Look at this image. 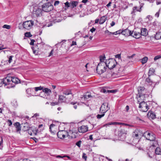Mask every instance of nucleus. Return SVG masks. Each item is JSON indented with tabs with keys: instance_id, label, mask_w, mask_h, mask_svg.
<instances>
[{
	"instance_id": "obj_1",
	"label": "nucleus",
	"mask_w": 161,
	"mask_h": 161,
	"mask_svg": "<svg viewBox=\"0 0 161 161\" xmlns=\"http://www.w3.org/2000/svg\"><path fill=\"white\" fill-rule=\"evenodd\" d=\"M104 63L106 67L110 70L114 68L117 64L115 60L113 58H110L106 60Z\"/></svg>"
},
{
	"instance_id": "obj_48",
	"label": "nucleus",
	"mask_w": 161,
	"mask_h": 161,
	"mask_svg": "<svg viewBox=\"0 0 161 161\" xmlns=\"http://www.w3.org/2000/svg\"><path fill=\"white\" fill-rule=\"evenodd\" d=\"M65 7L68 8L70 7V4L67 2L64 3Z\"/></svg>"
},
{
	"instance_id": "obj_3",
	"label": "nucleus",
	"mask_w": 161,
	"mask_h": 161,
	"mask_svg": "<svg viewBox=\"0 0 161 161\" xmlns=\"http://www.w3.org/2000/svg\"><path fill=\"white\" fill-rule=\"evenodd\" d=\"M7 78L8 79L9 81H8V83H9L11 85L10 88L14 87L15 86L16 84H18L20 82L19 80L16 77H11L7 76Z\"/></svg>"
},
{
	"instance_id": "obj_39",
	"label": "nucleus",
	"mask_w": 161,
	"mask_h": 161,
	"mask_svg": "<svg viewBox=\"0 0 161 161\" xmlns=\"http://www.w3.org/2000/svg\"><path fill=\"white\" fill-rule=\"evenodd\" d=\"M77 2L76 1H73L71 3V5L73 8L76 7L77 4Z\"/></svg>"
},
{
	"instance_id": "obj_37",
	"label": "nucleus",
	"mask_w": 161,
	"mask_h": 161,
	"mask_svg": "<svg viewBox=\"0 0 161 161\" xmlns=\"http://www.w3.org/2000/svg\"><path fill=\"white\" fill-rule=\"evenodd\" d=\"M42 87L41 86L37 87H35V91L36 92L38 91V90H42Z\"/></svg>"
},
{
	"instance_id": "obj_17",
	"label": "nucleus",
	"mask_w": 161,
	"mask_h": 161,
	"mask_svg": "<svg viewBox=\"0 0 161 161\" xmlns=\"http://www.w3.org/2000/svg\"><path fill=\"white\" fill-rule=\"evenodd\" d=\"M67 98L63 95H59L58 97V102L65 103L66 102Z\"/></svg>"
},
{
	"instance_id": "obj_61",
	"label": "nucleus",
	"mask_w": 161,
	"mask_h": 161,
	"mask_svg": "<svg viewBox=\"0 0 161 161\" xmlns=\"http://www.w3.org/2000/svg\"><path fill=\"white\" fill-rule=\"evenodd\" d=\"M115 25V23L114 21H112L111 23L110 24V25L112 27L114 26Z\"/></svg>"
},
{
	"instance_id": "obj_7",
	"label": "nucleus",
	"mask_w": 161,
	"mask_h": 161,
	"mask_svg": "<svg viewBox=\"0 0 161 161\" xmlns=\"http://www.w3.org/2000/svg\"><path fill=\"white\" fill-rule=\"evenodd\" d=\"M9 80L7 77L3 79H0V87L4 85V86L6 88H10L11 86L9 83H8Z\"/></svg>"
},
{
	"instance_id": "obj_10",
	"label": "nucleus",
	"mask_w": 161,
	"mask_h": 161,
	"mask_svg": "<svg viewBox=\"0 0 161 161\" xmlns=\"http://www.w3.org/2000/svg\"><path fill=\"white\" fill-rule=\"evenodd\" d=\"M109 109L108 104L107 103H103L100 108V112L101 113H105Z\"/></svg>"
},
{
	"instance_id": "obj_54",
	"label": "nucleus",
	"mask_w": 161,
	"mask_h": 161,
	"mask_svg": "<svg viewBox=\"0 0 161 161\" xmlns=\"http://www.w3.org/2000/svg\"><path fill=\"white\" fill-rule=\"evenodd\" d=\"M59 3V2L58 1H56L54 2V6H56L58 5Z\"/></svg>"
},
{
	"instance_id": "obj_33",
	"label": "nucleus",
	"mask_w": 161,
	"mask_h": 161,
	"mask_svg": "<svg viewBox=\"0 0 161 161\" xmlns=\"http://www.w3.org/2000/svg\"><path fill=\"white\" fill-rule=\"evenodd\" d=\"M146 90L144 87H140L138 88V93H139V92H142L143 91H144Z\"/></svg>"
},
{
	"instance_id": "obj_29",
	"label": "nucleus",
	"mask_w": 161,
	"mask_h": 161,
	"mask_svg": "<svg viewBox=\"0 0 161 161\" xmlns=\"http://www.w3.org/2000/svg\"><path fill=\"white\" fill-rule=\"evenodd\" d=\"M11 104L14 107H16L18 105L17 101L16 99H14L12 101Z\"/></svg>"
},
{
	"instance_id": "obj_36",
	"label": "nucleus",
	"mask_w": 161,
	"mask_h": 161,
	"mask_svg": "<svg viewBox=\"0 0 161 161\" xmlns=\"http://www.w3.org/2000/svg\"><path fill=\"white\" fill-rule=\"evenodd\" d=\"M114 125V122H109V123L105 124L103 125V126L107 127V126H109V125Z\"/></svg>"
},
{
	"instance_id": "obj_4",
	"label": "nucleus",
	"mask_w": 161,
	"mask_h": 161,
	"mask_svg": "<svg viewBox=\"0 0 161 161\" xmlns=\"http://www.w3.org/2000/svg\"><path fill=\"white\" fill-rule=\"evenodd\" d=\"M138 102L140 103L139 108H141V110L143 112H147L149 109V107L147 104L144 101L141 102V100L138 99Z\"/></svg>"
},
{
	"instance_id": "obj_34",
	"label": "nucleus",
	"mask_w": 161,
	"mask_h": 161,
	"mask_svg": "<svg viewBox=\"0 0 161 161\" xmlns=\"http://www.w3.org/2000/svg\"><path fill=\"white\" fill-rule=\"evenodd\" d=\"M25 37H30L32 36V35L31 34L30 32H26L25 33Z\"/></svg>"
},
{
	"instance_id": "obj_31",
	"label": "nucleus",
	"mask_w": 161,
	"mask_h": 161,
	"mask_svg": "<svg viewBox=\"0 0 161 161\" xmlns=\"http://www.w3.org/2000/svg\"><path fill=\"white\" fill-rule=\"evenodd\" d=\"M98 9V7L97 6H95L94 5H92V8L90 9V11L91 12H94V11H95L97 10Z\"/></svg>"
},
{
	"instance_id": "obj_46",
	"label": "nucleus",
	"mask_w": 161,
	"mask_h": 161,
	"mask_svg": "<svg viewBox=\"0 0 161 161\" xmlns=\"http://www.w3.org/2000/svg\"><path fill=\"white\" fill-rule=\"evenodd\" d=\"M105 58V56H101L100 57V63H102V62H103V61L104 60V58Z\"/></svg>"
},
{
	"instance_id": "obj_57",
	"label": "nucleus",
	"mask_w": 161,
	"mask_h": 161,
	"mask_svg": "<svg viewBox=\"0 0 161 161\" xmlns=\"http://www.w3.org/2000/svg\"><path fill=\"white\" fill-rule=\"evenodd\" d=\"M58 104V103L57 102H52L51 103V104L52 106H53L56 105H57Z\"/></svg>"
},
{
	"instance_id": "obj_24",
	"label": "nucleus",
	"mask_w": 161,
	"mask_h": 161,
	"mask_svg": "<svg viewBox=\"0 0 161 161\" xmlns=\"http://www.w3.org/2000/svg\"><path fill=\"white\" fill-rule=\"evenodd\" d=\"M148 59V58L146 56L140 59V61H141L142 64H144L147 62Z\"/></svg>"
},
{
	"instance_id": "obj_16",
	"label": "nucleus",
	"mask_w": 161,
	"mask_h": 161,
	"mask_svg": "<svg viewBox=\"0 0 161 161\" xmlns=\"http://www.w3.org/2000/svg\"><path fill=\"white\" fill-rule=\"evenodd\" d=\"M131 32H132L131 31H130L128 29H126L123 31L121 33L122 34L125 35V36H131Z\"/></svg>"
},
{
	"instance_id": "obj_55",
	"label": "nucleus",
	"mask_w": 161,
	"mask_h": 161,
	"mask_svg": "<svg viewBox=\"0 0 161 161\" xmlns=\"http://www.w3.org/2000/svg\"><path fill=\"white\" fill-rule=\"evenodd\" d=\"M120 33V31H116V32H113V35H116L117 34H119Z\"/></svg>"
},
{
	"instance_id": "obj_35",
	"label": "nucleus",
	"mask_w": 161,
	"mask_h": 161,
	"mask_svg": "<svg viewBox=\"0 0 161 161\" xmlns=\"http://www.w3.org/2000/svg\"><path fill=\"white\" fill-rule=\"evenodd\" d=\"M153 142L152 145V146L153 147H156L158 145V142L155 140L154 141H152Z\"/></svg>"
},
{
	"instance_id": "obj_41",
	"label": "nucleus",
	"mask_w": 161,
	"mask_h": 161,
	"mask_svg": "<svg viewBox=\"0 0 161 161\" xmlns=\"http://www.w3.org/2000/svg\"><path fill=\"white\" fill-rule=\"evenodd\" d=\"M102 114H97V119H99L103 117L105 115L104 113H102Z\"/></svg>"
},
{
	"instance_id": "obj_2",
	"label": "nucleus",
	"mask_w": 161,
	"mask_h": 161,
	"mask_svg": "<svg viewBox=\"0 0 161 161\" xmlns=\"http://www.w3.org/2000/svg\"><path fill=\"white\" fill-rule=\"evenodd\" d=\"M104 62L100 63L97 65L96 71L97 73L99 75H101L105 71L106 68L105 66Z\"/></svg>"
},
{
	"instance_id": "obj_12",
	"label": "nucleus",
	"mask_w": 161,
	"mask_h": 161,
	"mask_svg": "<svg viewBox=\"0 0 161 161\" xmlns=\"http://www.w3.org/2000/svg\"><path fill=\"white\" fill-rule=\"evenodd\" d=\"M146 90L143 91L142 92H139V96L138 98V99H139V100H141V99L142 100H144L145 99L146 97H148L147 94H146Z\"/></svg>"
},
{
	"instance_id": "obj_38",
	"label": "nucleus",
	"mask_w": 161,
	"mask_h": 161,
	"mask_svg": "<svg viewBox=\"0 0 161 161\" xmlns=\"http://www.w3.org/2000/svg\"><path fill=\"white\" fill-rule=\"evenodd\" d=\"M54 126H55V125L54 124H51L50 125V127H49L50 131L52 133H53L54 134H55V133L53 132L52 131V128Z\"/></svg>"
},
{
	"instance_id": "obj_19",
	"label": "nucleus",
	"mask_w": 161,
	"mask_h": 161,
	"mask_svg": "<svg viewBox=\"0 0 161 161\" xmlns=\"http://www.w3.org/2000/svg\"><path fill=\"white\" fill-rule=\"evenodd\" d=\"M141 35L146 36L147 34V31L146 28H142L140 30Z\"/></svg>"
},
{
	"instance_id": "obj_18",
	"label": "nucleus",
	"mask_w": 161,
	"mask_h": 161,
	"mask_svg": "<svg viewBox=\"0 0 161 161\" xmlns=\"http://www.w3.org/2000/svg\"><path fill=\"white\" fill-rule=\"evenodd\" d=\"M91 97H92L90 93L89 92H87L81 98L82 99L87 100Z\"/></svg>"
},
{
	"instance_id": "obj_63",
	"label": "nucleus",
	"mask_w": 161,
	"mask_h": 161,
	"mask_svg": "<svg viewBox=\"0 0 161 161\" xmlns=\"http://www.w3.org/2000/svg\"><path fill=\"white\" fill-rule=\"evenodd\" d=\"M107 92L108 93H109V92L113 93V92H115V90H107Z\"/></svg>"
},
{
	"instance_id": "obj_52",
	"label": "nucleus",
	"mask_w": 161,
	"mask_h": 161,
	"mask_svg": "<svg viewBox=\"0 0 161 161\" xmlns=\"http://www.w3.org/2000/svg\"><path fill=\"white\" fill-rule=\"evenodd\" d=\"M13 57V56H9L8 60V62L9 63H10L12 62Z\"/></svg>"
},
{
	"instance_id": "obj_9",
	"label": "nucleus",
	"mask_w": 161,
	"mask_h": 161,
	"mask_svg": "<svg viewBox=\"0 0 161 161\" xmlns=\"http://www.w3.org/2000/svg\"><path fill=\"white\" fill-rule=\"evenodd\" d=\"M44 43L43 42L37 43V45L32 47V50L34 53H37L43 47Z\"/></svg>"
},
{
	"instance_id": "obj_56",
	"label": "nucleus",
	"mask_w": 161,
	"mask_h": 161,
	"mask_svg": "<svg viewBox=\"0 0 161 161\" xmlns=\"http://www.w3.org/2000/svg\"><path fill=\"white\" fill-rule=\"evenodd\" d=\"M115 57L116 58H118L119 59H120L121 58L120 55L119 54H118L115 55Z\"/></svg>"
},
{
	"instance_id": "obj_60",
	"label": "nucleus",
	"mask_w": 161,
	"mask_h": 161,
	"mask_svg": "<svg viewBox=\"0 0 161 161\" xmlns=\"http://www.w3.org/2000/svg\"><path fill=\"white\" fill-rule=\"evenodd\" d=\"M53 49L51 51L49 55L48 56H50L53 55Z\"/></svg>"
},
{
	"instance_id": "obj_20",
	"label": "nucleus",
	"mask_w": 161,
	"mask_h": 161,
	"mask_svg": "<svg viewBox=\"0 0 161 161\" xmlns=\"http://www.w3.org/2000/svg\"><path fill=\"white\" fill-rule=\"evenodd\" d=\"M63 93L64 94L66 95H71V97H73V95H72L71 91L70 90L66 89L65 90H64L63 91Z\"/></svg>"
},
{
	"instance_id": "obj_14",
	"label": "nucleus",
	"mask_w": 161,
	"mask_h": 161,
	"mask_svg": "<svg viewBox=\"0 0 161 161\" xmlns=\"http://www.w3.org/2000/svg\"><path fill=\"white\" fill-rule=\"evenodd\" d=\"M131 36L137 39L139 38L141 36V34L140 32L136 30H134L132 31L131 32Z\"/></svg>"
},
{
	"instance_id": "obj_15",
	"label": "nucleus",
	"mask_w": 161,
	"mask_h": 161,
	"mask_svg": "<svg viewBox=\"0 0 161 161\" xmlns=\"http://www.w3.org/2000/svg\"><path fill=\"white\" fill-rule=\"evenodd\" d=\"M142 133L138 130H135L133 133V136L138 137L142 136Z\"/></svg>"
},
{
	"instance_id": "obj_44",
	"label": "nucleus",
	"mask_w": 161,
	"mask_h": 161,
	"mask_svg": "<svg viewBox=\"0 0 161 161\" xmlns=\"http://www.w3.org/2000/svg\"><path fill=\"white\" fill-rule=\"evenodd\" d=\"M3 28H6L8 29H10L11 27L10 25H4L3 26Z\"/></svg>"
},
{
	"instance_id": "obj_25",
	"label": "nucleus",
	"mask_w": 161,
	"mask_h": 161,
	"mask_svg": "<svg viewBox=\"0 0 161 161\" xmlns=\"http://www.w3.org/2000/svg\"><path fill=\"white\" fill-rule=\"evenodd\" d=\"M155 153L157 155H161V149L157 147L155 150Z\"/></svg>"
},
{
	"instance_id": "obj_22",
	"label": "nucleus",
	"mask_w": 161,
	"mask_h": 161,
	"mask_svg": "<svg viewBox=\"0 0 161 161\" xmlns=\"http://www.w3.org/2000/svg\"><path fill=\"white\" fill-rule=\"evenodd\" d=\"M155 139V136L154 134L153 133L151 134V135L148 137L147 140L150 141H154Z\"/></svg>"
},
{
	"instance_id": "obj_42",
	"label": "nucleus",
	"mask_w": 161,
	"mask_h": 161,
	"mask_svg": "<svg viewBox=\"0 0 161 161\" xmlns=\"http://www.w3.org/2000/svg\"><path fill=\"white\" fill-rule=\"evenodd\" d=\"M161 58V54L160 55H158L156 56L154 58V61H156L158 59H159V58Z\"/></svg>"
},
{
	"instance_id": "obj_53",
	"label": "nucleus",
	"mask_w": 161,
	"mask_h": 161,
	"mask_svg": "<svg viewBox=\"0 0 161 161\" xmlns=\"http://www.w3.org/2000/svg\"><path fill=\"white\" fill-rule=\"evenodd\" d=\"M16 131H18L21 130V126H18V127H16Z\"/></svg>"
},
{
	"instance_id": "obj_5",
	"label": "nucleus",
	"mask_w": 161,
	"mask_h": 161,
	"mask_svg": "<svg viewBox=\"0 0 161 161\" xmlns=\"http://www.w3.org/2000/svg\"><path fill=\"white\" fill-rule=\"evenodd\" d=\"M34 25V21L33 20H27L24 22L22 25L23 28L27 30H30L32 27Z\"/></svg>"
},
{
	"instance_id": "obj_49",
	"label": "nucleus",
	"mask_w": 161,
	"mask_h": 161,
	"mask_svg": "<svg viewBox=\"0 0 161 161\" xmlns=\"http://www.w3.org/2000/svg\"><path fill=\"white\" fill-rule=\"evenodd\" d=\"M14 125L15 126V127L20 126V124H19V122H17L14 124Z\"/></svg>"
},
{
	"instance_id": "obj_8",
	"label": "nucleus",
	"mask_w": 161,
	"mask_h": 161,
	"mask_svg": "<svg viewBox=\"0 0 161 161\" xmlns=\"http://www.w3.org/2000/svg\"><path fill=\"white\" fill-rule=\"evenodd\" d=\"M57 135L58 138L61 139H63L66 136H70L68 132L65 130H61L59 131L57 134Z\"/></svg>"
},
{
	"instance_id": "obj_50",
	"label": "nucleus",
	"mask_w": 161,
	"mask_h": 161,
	"mask_svg": "<svg viewBox=\"0 0 161 161\" xmlns=\"http://www.w3.org/2000/svg\"><path fill=\"white\" fill-rule=\"evenodd\" d=\"M105 33L106 34H108V35H110L111 34H113V32H109L108 30H106L105 31Z\"/></svg>"
},
{
	"instance_id": "obj_51",
	"label": "nucleus",
	"mask_w": 161,
	"mask_h": 161,
	"mask_svg": "<svg viewBox=\"0 0 161 161\" xmlns=\"http://www.w3.org/2000/svg\"><path fill=\"white\" fill-rule=\"evenodd\" d=\"M7 122L9 123L8 124L9 126H11L12 125V121L10 120H8Z\"/></svg>"
},
{
	"instance_id": "obj_21",
	"label": "nucleus",
	"mask_w": 161,
	"mask_h": 161,
	"mask_svg": "<svg viewBox=\"0 0 161 161\" xmlns=\"http://www.w3.org/2000/svg\"><path fill=\"white\" fill-rule=\"evenodd\" d=\"M142 136H143L145 137L146 139L147 140L148 137H149L151 135V133L149 131H147L143 134L142 133Z\"/></svg>"
},
{
	"instance_id": "obj_23",
	"label": "nucleus",
	"mask_w": 161,
	"mask_h": 161,
	"mask_svg": "<svg viewBox=\"0 0 161 161\" xmlns=\"http://www.w3.org/2000/svg\"><path fill=\"white\" fill-rule=\"evenodd\" d=\"M42 92H45V93L48 95L51 92V91L50 89L47 88H45L43 89Z\"/></svg>"
},
{
	"instance_id": "obj_40",
	"label": "nucleus",
	"mask_w": 161,
	"mask_h": 161,
	"mask_svg": "<svg viewBox=\"0 0 161 161\" xmlns=\"http://www.w3.org/2000/svg\"><path fill=\"white\" fill-rule=\"evenodd\" d=\"M137 7L136 6L133 7V11L131 13V14H134V13L136 11V10H137Z\"/></svg>"
},
{
	"instance_id": "obj_62",
	"label": "nucleus",
	"mask_w": 161,
	"mask_h": 161,
	"mask_svg": "<svg viewBox=\"0 0 161 161\" xmlns=\"http://www.w3.org/2000/svg\"><path fill=\"white\" fill-rule=\"evenodd\" d=\"M96 30V29L93 27L92 29L90 30V31L92 32H93Z\"/></svg>"
},
{
	"instance_id": "obj_11",
	"label": "nucleus",
	"mask_w": 161,
	"mask_h": 161,
	"mask_svg": "<svg viewBox=\"0 0 161 161\" xmlns=\"http://www.w3.org/2000/svg\"><path fill=\"white\" fill-rule=\"evenodd\" d=\"M42 10L41 8H39L37 7L34 8L33 10V14L36 15L37 17L40 16L42 15Z\"/></svg>"
},
{
	"instance_id": "obj_47",
	"label": "nucleus",
	"mask_w": 161,
	"mask_h": 161,
	"mask_svg": "<svg viewBox=\"0 0 161 161\" xmlns=\"http://www.w3.org/2000/svg\"><path fill=\"white\" fill-rule=\"evenodd\" d=\"M146 81L147 82H148V83H152V81L151 80L149 77L147 78L146 79Z\"/></svg>"
},
{
	"instance_id": "obj_64",
	"label": "nucleus",
	"mask_w": 161,
	"mask_h": 161,
	"mask_svg": "<svg viewBox=\"0 0 161 161\" xmlns=\"http://www.w3.org/2000/svg\"><path fill=\"white\" fill-rule=\"evenodd\" d=\"M102 92L104 93L108 92L107 90L106 91L105 89H103L102 90Z\"/></svg>"
},
{
	"instance_id": "obj_27",
	"label": "nucleus",
	"mask_w": 161,
	"mask_h": 161,
	"mask_svg": "<svg viewBox=\"0 0 161 161\" xmlns=\"http://www.w3.org/2000/svg\"><path fill=\"white\" fill-rule=\"evenodd\" d=\"M106 19V18L104 16L102 17L100 19L99 21V23L100 24H103L105 21Z\"/></svg>"
},
{
	"instance_id": "obj_32",
	"label": "nucleus",
	"mask_w": 161,
	"mask_h": 161,
	"mask_svg": "<svg viewBox=\"0 0 161 161\" xmlns=\"http://www.w3.org/2000/svg\"><path fill=\"white\" fill-rule=\"evenodd\" d=\"M155 72L154 69L153 68H150L149 71V74L150 75H153Z\"/></svg>"
},
{
	"instance_id": "obj_43",
	"label": "nucleus",
	"mask_w": 161,
	"mask_h": 161,
	"mask_svg": "<svg viewBox=\"0 0 161 161\" xmlns=\"http://www.w3.org/2000/svg\"><path fill=\"white\" fill-rule=\"evenodd\" d=\"M81 141L80 140L79 141L77 142L76 143V145L79 147H80V145L81 143Z\"/></svg>"
},
{
	"instance_id": "obj_28",
	"label": "nucleus",
	"mask_w": 161,
	"mask_h": 161,
	"mask_svg": "<svg viewBox=\"0 0 161 161\" xmlns=\"http://www.w3.org/2000/svg\"><path fill=\"white\" fill-rule=\"evenodd\" d=\"M148 116H149L150 117L153 119H154L156 118V115L153 113L152 112H149L147 114Z\"/></svg>"
},
{
	"instance_id": "obj_45",
	"label": "nucleus",
	"mask_w": 161,
	"mask_h": 161,
	"mask_svg": "<svg viewBox=\"0 0 161 161\" xmlns=\"http://www.w3.org/2000/svg\"><path fill=\"white\" fill-rule=\"evenodd\" d=\"M82 158L83 159H84L85 160H86L87 157L86 153H83L82 154Z\"/></svg>"
},
{
	"instance_id": "obj_13",
	"label": "nucleus",
	"mask_w": 161,
	"mask_h": 161,
	"mask_svg": "<svg viewBox=\"0 0 161 161\" xmlns=\"http://www.w3.org/2000/svg\"><path fill=\"white\" fill-rule=\"evenodd\" d=\"M88 129V127L87 125H83L78 128V130L79 132L83 133L87 131Z\"/></svg>"
},
{
	"instance_id": "obj_26",
	"label": "nucleus",
	"mask_w": 161,
	"mask_h": 161,
	"mask_svg": "<svg viewBox=\"0 0 161 161\" xmlns=\"http://www.w3.org/2000/svg\"><path fill=\"white\" fill-rule=\"evenodd\" d=\"M112 76V73L111 71V70L109 69V71H108L107 73H106V77L107 78H108L111 77Z\"/></svg>"
},
{
	"instance_id": "obj_6",
	"label": "nucleus",
	"mask_w": 161,
	"mask_h": 161,
	"mask_svg": "<svg viewBox=\"0 0 161 161\" xmlns=\"http://www.w3.org/2000/svg\"><path fill=\"white\" fill-rule=\"evenodd\" d=\"M42 10L45 12H48L53 8V6L51 3L48 2L43 4L42 6Z\"/></svg>"
},
{
	"instance_id": "obj_59",
	"label": "nucleus",
	"mask_w": 161,
	"mask_h": 161,
	"mask_svg": "<svg viewBox=\"0 0 161 161\" xmlns=\"http://www.w3.org/2000/svg\"><path fill=\"white\" fill-rule=\"evenodd\" d=\"M35 40L33 39L31 40V42L30 43V44L31 45H33L34 44V42H35Z\"/></svg>"
},
{
	"instance_id": "obj_58",
	"label": "nucleus",
	"mask_w": 161,
	"mask_h": 161,
	"mask_svg": "<svg viewBox=\"0 0 161 161\" xmlns=\"http://www.w3.org/2000/svg\"><path fill=\"white\" fill-rule=\"evenodd\" d=\"M124 123H120V122H114V125H121L122 124H124Z\"/></svg>"
},
{
	"instance_id": "obj_30",
	"label": "nucleus",
	"mask_w": 161,
	"mask_h": 161,
	"mask_svg": "<svg viewBox=\"0 0 161 161\" xmlns=\"http://www.w3.org/2000/svg\"><path fill=\"white\" fill-rule=\"evenodd\" d=\"M155 38L157 40L161 38V32H159L157 33L155 36Z\"/></svg>"
}]
</instances>
